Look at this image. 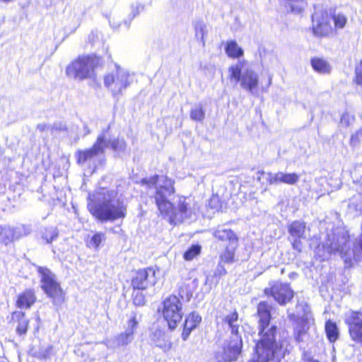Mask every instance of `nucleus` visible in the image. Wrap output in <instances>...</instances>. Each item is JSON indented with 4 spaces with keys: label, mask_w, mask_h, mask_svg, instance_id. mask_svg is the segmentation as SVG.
Masks as SVG:
<instances>
[{
    "label": "nucleus",
    "mask_w": 362,
    "mask_h": 362,
    "mask_svg": "<svg viewBox=\"0 0 362 362\" xmlns=\"http://www.w3.org/2000/svg\"><path fill=\"white\" fill-rule=\"evenodd\" d=\"M157 269L152 267L137 270L132 277L130 285L132 289L146 290L157 282Z\"/></svg>",
    "instance_id": "nucleus-13"
},
{
    "label": "nucleus",
    "mask_w": 362,
    "mask_h": 362,
    "mask_svg": "<svg viewBox=\"0 0 362 362\" xmlns=\"http://www.w3.org/2000/svg\"><path fill=\"white\" fill-rule=\"evenodd\" d=\"M225 51L228 57L238 59L243 56L244 52L235 40L227 41L225 45Z\"/></svg>",
    "instance_id": "nucleus-27"
},
{
    "label": "nucleus",
    "mask_w": 362,
    "mask_h": 362,
    "mask_svg": "<svg viewBox=\"0 0 362 362\" xmlns=\"http://www.w3.org/2000/svg\"><path fill=\"white\" fill-rule=\"evenodd\" d=\"M356 139V140H357V135H352L351 137V143L353 142L354 139Z\"/></svg>",
    "instance_id": "nucleus-42"
},
{
    "label": "nucleus",
    "mask_w": 362,
    "mask_h": 362,
    "mask_svg": "<svg viewBox=\"0 0 362 362\" xmlns=\"http://www.w3.org/2000/svg\"><path fill=\"white\" fill-rule=\"evenodd\" d=\"M229 78L240 81L241 87L247 91L252 92L259 86L257 74L251 69H246L242 74L241 66L239 64L229 67Z\"/></svg>",
    "instance_id": "nucleus-9"
},
{
    "label": "nucleus",
    "mask_w": 362,
    "mask_h": 362,
    "mask_svg": "<svg viewBox=\"0 0 362 362\" xmlns=\"http://www.w3.org/2000/svg\"><path fill=\"white\" fill-rule=\"evenodd\" d=\"M354 82L358 85L362 84V59L355 68Z\"/></svg>",
    "instance_id": "nucleus-36"
},
{
    "label": "nucleus",
    "mask_w": 362,
    "mask_h": 362,
    "mask_svg": "<svg viewBox=\"0 0 362 362\" xmlns=\"http://www.w3.org/2000/svg\"><path fill=\"white\" fill-rule=\"evenodd\" d=\"M201 252L202 246L200 245H192L183 253V259L185 261H192L198 257L201 254Z\"/></svg>",
    "instance_id": "nucleus-31"
},
{
    "label": "nucleus",
    "mask_w": 362,
    "mask_h": 362,
    "mask_svg": "<svg viewBox=\"0 0 362 362\" xmlns=\"http://www.w3.org/2000/svg\"><path fill=\"white\" fill-rule=\"evenodd\" d=\"M358 247L361 252H362V234L360 235V238L358 241Z\"/></svg>",
    "instance_id": "nucleus-40"
},
{
    "label": "nucleus",
    "mask_w": 362,
    "mask_h": 362,
    "mask_svg": "<svg viewBox=\"0 0 362 362\" xmlns=\"http://www.w3.org/2000/svg\"><path fill=\"white\" fill-rule=\"evenodd\" d=\"M306 362H319V361L317 360H315V359L313 358H308L307 359Z\"/></svg>",
    "instance_id": "nucleus-41"
},
{
    "label": "nucleus",
    "mask_w": 362,
    "mask_h": 362,
    "mask_svg": "<svg viewBox=\"0 0 362 362\" xmlns=\"http://www.w3.org/2000/svg\"><path fill=\"white\" fill-rule=\"evenodd\" d=\"M225 203L217 194H213L209 199V206L216 211H222Z\"/></svg>",
    "instance_id": "nucleus-32"
},
{
    "label": "nucleus",
    "mask_w": 362,
    "mask_h": 362,
    "mask_svg": "<svg viewBox=\"0 0 362 362\" xmlns=\"http://www.w3.org/2000/svg\"><path fill=\"white\" fill-rule=\"evenodd\" d=\"M332 21H334V30L341 29L345 27L347 23V18L345 15L342 13H335V12H332Z\"/></svg>",
    "instance_id": "nucleus-33"
},
{
    "label": "nucleus",
    "mask_w": 362,
    "mask_h": 362,
    "mask_svg": "<svg viewBox=\"0 0 362 362\" xmlns=\"http://www.w3.org/2000/svg\"><path fill=\"white\" fill-rule=\"evenodd\" d=\"M9 323L15 326L16 332L18 336L25 335L30 327V320L22 310L13 311L11 313Z\"/></svg>",
    "instance_id": "nucleus-17"
},
{
    "label": "nucleus",
    "mask_w": 362,
    "mask_h": 362,
    "mask_svg": "<svg viewBox=\"0 0 362 362\" xmlns=\"http://www.w3.org/2000/svg\"><path fill=\"white\" fill-rule=\"evenodd\" d=\"M332 11L327 9L315 11L311 16L310 30L313 35L320 38H327L336 34L332 25Z\"/></svg>",
    "instance_id": "nucleus-8"
},
{
    "label": "nucleus",
    "mask_w": 362,
    "mask_h": 362,
    "mask_svg": "<svg viewBox=\"0 0 362 362\" xmlns=\"http://www.w3.org/2000/svg\"><path fill=\"white\" fill-rule=\"evenodd\" d=\"M214 236L219 241H228L219 255V264H230L236 261L235 252L238 247L239 238L231 229H217Z\"/></svg>",
    "instance_id": "nucleus-7"
},
{
    "label": "nucleus",
    "mask_w": 362,
    "mask_h": 362,
    "mask_svg": "<svg viewBox=\"0 0 362 362\" xmlns=\"http://www.w3.org/2000/svg\"><path fill=\"white\" fill-rule=\"evenodd\" d=\"M263 293L267 297H272L281 305L290 303L294 296V292L290 284L281 281L270 283L269 286L265 288Z\"/></svg>",
    "instance_id": "nucleus-11"
},
{
    "label": "nucleus",
    "mask_w": 362,
    "mask_h": 362,
    "mask_svg": "<svg viewBox=\"0 0 362 362\" xmlns=\"http://www.w3.org/2000/svg\"><path fill=\"white\" fill-rule=\"evenodd\" d=\"M282 4L288 13L303 15L308 4L306 0H282Z\"/></svg>",
    "instance_id": "nucleus-21"
},
{
    "label": "nucleus",
    "mask_w": 362,
    "mask_h": 362,
    "mask_svg": "<svg viewBox=\"0 0 362 362\" xmlns=\"http://www.w3.org/2000/svg\"><path fill=\"white\" fill-rule=\"evenodd\" d=\"M243 341L240 335H233L223 346V351L216 354L218 362H232L238 359L242 352Z\"/></svg>",
    "instance_id": "nucleus-15"
},
{
    "label": "nucleus",
    "mask_w": 362,
    "mask_h": 362,
    "mask_svg": "<svg viewBox=\"0 0 362 362\" xmlns=\"http://www.w3.org/2000/svg\"><path fill=\"white\" fill-rule=\"evenodd\" d=\"M106 139L104 135L97 137L90 148L77 150L75 153L76 162L79 165H83L95 160L96 157L105 153Z\"/></svg>",
    "instance_id": "nucleus-12"
},
{
    "label": "nucleus",
    "mask_w": 362,
    "mask_h": 362,
    "mask_svg": "<svg viewBox=\"0 0 362 362\" xmlns=\"http://www.w3.org/2000/svg\"><path fill=\"white\" fill-rule=\"evenodd\" d=\"M137 324H138V322H137L136 316L132 317L129 320V321H128V325L129 327V331H134V329L136 327Z\"/></svg>",
    "instance_id": "nucleus-38"
},
{
    "label": "nucleus",
    "mask_w": 362,
    "mask_h": 362,
    "mask_svg": "<svg viewBox=\"0 0 362 362\" xmlns=\"http://www.w3.org/2000/svg\"><path fill=\"white\" fill-rule=\"evenodd\" d=\"M202 322V317L195 311L188 313L182 325L181 337L183 341L188 339L191 332L197 328Z\"/></svg>",
    "instance_id": "nucleus-19"
},
{
    "label": "nucleus",
    "mask_w": 362,
    "mask_h": 362,
    "mask_svg": "<svg viewBox=\"0 0 362 362\" xmlns=\"http://www.w3.org/2000/svg\"><path fill=\"white\" fill-rule=\"evenodd\" d=\"M273 306L267 300L257 303L256 315L259 338L255 341L252 358L247 362H281L284 357L283 344L276 339L278 328L269 327L272 320Z\"/></svg>",
    "instance_id": "nucleus-2"
},
{
    "label": "nucleus",
    "mask_w": 362,
    "mask_h": 362,
    "mask_svg": "<svg viewBox=\"0 0 362 362\" xmlns=\"http://www.w3.org/2000/svg\"><path fill=\"white\" fill-rule=\"evenodd\" d=\"M344 321L347 327L350 340L362 346V309L349 310L345 314Z\"/></svg>",
    "instance_id": "nucleus-10"
},
{
    "label": "nucleus",
    "mask_w": 362,
    "mask_h": 362,
    "mask_svg": "<svg viewBox=\"0 0 362 362\" xmlns=\"http://www.w3.org/2000/svg\"><path fill=\"white\" fill-rule=\"evenodd\" d=\"M239 314L236 309H233L223 318V322L230 328L233 335H240L239 334V325L237 323Z\"/></svg>",
    "instance_id": "nucleus-25"
},
{
    "label": "nucleus",
    "mask_w": 362,
    "mask_h": 362,
    "mask_svg": "<svg viewBox=\"0 0 362 362\" xmlns=\"http://www.w3.org/2000/svg\"><path fill=\"white\" fill-rule=\"evenodd\" d=\"M310 65L313 70L319 74H327L331 71L329 63L322 57H314L311 58Z\"/></svg>",
    "instance_id": "nucleus-23"
},
{
    "label": "nucleus",
    "mask_w": 362,
    "mask_h": 362,
    "mask_svg": "<svg viewBox=\"0 0 362 362\" xmlns=\"http://www.w3.org/2000/svg\"><path fill=\"white\" fill-rule=\"evenodd\" d=\"M328 253L329 255L339 253L341 257L343 259L347 267L350 268L354 264L353 259L348 255V251H343L340 245H338L335 247H332V245H329L328 247Z\"/></svg>",
    "instance_id": "nucleus-30"
},
{
    "label": "nucleus",
    "mask_w": 362,
    "mask_h": 362,
    "mask_svg": "<svg viewBox=\"0 0 362 362\" xmlns=\"http://www.w3.org/2000/svg\"><path fill=\"white\" fill-rule=\"evenodd\" d=\"M133 336H134V331H128V332L119 333L114 339L115 347H117V348L126 347L127 345H129L132 342Z\"/></svg>",
    "instance_id": "nucleus-28"
},
{
    "label": "nucleus",
    "mask_w": 362,
    "mask_h": 362,
    "mask_svg": "<svg viewBox=\"0 0 362 362\" xmlns=\"http://www.w3.org/2000/svg\"><path fill=\"white\" fill-rule=\"evenodd\" d=\"M349 235H346V241H349Z\"/></svg>",
    "instance_id": "nucleus-44"
},
{
    "label": "nucleus",
    "mask_w": 362,
    "mask_h": 362,
    "mask_svg": "<svg viewBox=\"0 0 362 362\" xmlns=\"http://www.w3.org/2000/svg\"><path fill=\"white\" fill-rule=\"evenodd\" d=\"M110 126H108V127H107V129H106V131H107H107H109V130H110Z\"/></svg>",
    "instance_id": "nucleus-46"
},
{
    "label": "nucleus",
    "mask_w": 362,
    "mask_h": 362,
    "mask_svg": "<svg viewBox=\"0 0 362 362\" xmlns=\"http://www.w3.org/2000/svg\"><path fill=\"white\" fill-rule=\"evenodd\" d=\"M106 235L103 232H95L88 240L86 241V247L98 250L103 243L105 242Z\"/></svg>",
    "instance_id": "nucleus-26"
},
{
    "label": "nucleus",
    "mask_w": 362,
    "mask_h": 362,
    "mask_svg": "<svg viewBox=\"0 0 362 362\" xmlns=\"http://www.w3.org/2000/svg\"><path fill=\"white\" fill-rule=\"evenodd\" d=\"M305 229L306 223L301 221H293L288 226V231L293 238L291 243L292 248L298 252H302L303 242L301 239L305 238Z\"/></svg>",
    "instance_id": "nucleus-16"
},
{
    "label": "nucleus",
    "mask_w": 362,
    "mask_h": 362,
    "mask_svg": "<svg viewBox=\"0 0 362 362\" xmlns=\"http://www.w3.org/2000/svg\"><path fill=\"white\" fill-rule=\"evenodd\" d=\"M223 274H226V270L225 269H223V272H222Z\"/></svg>",
    "instance_id": "nucleus-45"
},
{
    "label": "nucleus",
    "mask_w": 362,
    "mask_h": 362,
    "mask_svg": "<svg viewBox=\"0 0 362 362\" xmlns=\"http://www.w3.org/2000/svg\"><path fill=\"white\" fill-rule=\"evenodd\" d=\"M37 300L36 290L33 288H28L16 296L15 305L20 309H30Z\"/></svg>",
    "instance_id": "nucleus-18"
},
{
    "label": "nucleus",
    "mask_w": 362,
    "mask_h": 362,
    "mask_svg": "<svg viewBox=\"0 0 362 362\" xmlns=\"http://www.w3.org/2000/svg\"><path fill=\"white\" fill-rule=\"evenodd\" d=\"M13 0H0V1L4 2V3H9V2H11Z\"/></svg>",
    "instance_id": "nucleus-43"
},
{
    "label": "nucleus",
    "mask_w": 362,
    "mask_h": 362,
    "mask_svg": "<svg viewBox=\"0 0 362 362\" xmlns=\"http://www.w3.org/2000/svg\"><path fill=\"white\" fill-rule=\"evenodd\" d=\"M299 175L295 173H278L269 179V184L284 183L287 185H295L299 180Z\"/></svg>",
    "instance_id": "nucleus-22"
},
{
    "label": "nucleus",
    "mask_w": 362,
    "mask_h": 362,
    "mask_svg": "<svg viewBox=\"0 0 362 362\" xmlns=\"http://www.w3.org/2000/svg\"><path fill=\"white\" fill-rule=\"evenodd\" d=\"M144 290L132 289V299L133 303L136 306H143L146 303L145 295L142 293Z\"/></svg>",
    "instance_id": "nucleus-34"
},
{
    "label": "nucleus",
    "mask_w": 362,
    "mask_h": 362,
    "mask_svg": "<svg viewBox=\"0 0 362 362\" xmlns=\"http://www.w3.org/2000/svg\"><path fill=\"white\" fill-rule=\"evenodd\" d=\"M138 183L147 189H153L154 192L150 197L153 201L159 214L168 218V222L175 225L181 223L191 214L190 206L186 196L178 197L177 206L171 202L168 196L175 194V180L167 175H153L149 177L141 179Z\"/></svg>",
    "instance_id": "nucleus-1"
},
{
    "label": "nucleus",
    "mask_w": 362,
    "mask_h": 362,
    "mask_svg": "<svg viewBox=\"0 0 362 362\" xmlns=\"http://www.w3.org/2000/svg\"><path fill=\"white\" fill-rule=\"evenodd\" d=\"M40 276V288L55 306L59 307L66 301V292L55 274L47 267H37Z\"/></svg>",
    "instance_id": "nucleus-5"
},
{
    "label": "nucleus",
    "mask_w": 362,
    "mask_h": 362,
    "mask_svg": "<svg viewBox=\"0 0 362 362\" xmlns=\"http://www.w3.org/2000/svg\"><path fill=\"white\" fill-rule=\"evenodd\" d=\"M165 334L160 331H158L153 333V340L156 346L162 349L164 351L170 350L172 347V343L165 339Z\"/></svg>",
    "instance_id": "nucleus-29"
},
{
    "label": "nucleus",
    "mask_w": 362,
    "mask_h": 362,
    "mask_svg": "<svg viewBox=\"0 0 362 362\" xmlns=\"http://www.w3.org/2000/svg\"><path fill=\"white\" fill-rule=\"evenodd\" d=\"M190 118L195 122H202L205 117V112L203 107L199 105L190 110Z\"/></svg>",
    "instance_id": "nucleus-35"
},
{
    "label": "nucleus",
    "mask_w": 362,
    "mask_h": 362,
    "mask_svg": "<svg viewBox=\"0 0 362 362\" xmlns=\"http://www.w3.org/2000/svg\"><path fill=\"white\" fill-rule=\"evenodd\" d=\"M128 73L119 66H116L115 71L105 74L104 85L107 88L121 92L128 86Z\"/></svg>",
    "instance_id": "nucleus-14"
},
{
    "label": "nucleus",
    "mask_w": 362,
    "mask_h": 362,
    "mask_svg": "<svg viewBox=\"0 0 362 362\" xmlns=\"http://www.w3.org/2000/svg\"><path fill=\"white\" fill-rule=\"evenodd\" d=\"M110 146L114 151L124 148L125 141L123 139H115L110 141Z\"/></svg>",
    "instance_id": "nucleus-37"
},
{
    "label": "nucleus",
    "mask_w": 362,
    "mask_h": 362,
    "mask_svg": "<svg viewBox=\"0 0 362 362\" xmlns=\"http://www.w3.org/2000/svg\"><path fill=\"white\" fill-rule=\"evenodd\" d=\"M103 66V57L95 53L78 55L66 68L70 78L83 81L95 76V69Z\"/></svg>",
    "instance_id": "nucleus-4"
},
{
    "label": "nucleus",
    "mask_w": 362,
    "mask_h": 362,
    "mask_svg": "<svg viewBox=\"0 0 362 362\" xmlns=\"http://www.w3.org/2000/svg\"><path fill=\"white\" fill-rule=\"evenodd\" d=\"M325 331L327 340L334 343L339 338V330L335 322L327 320L325 324Z\"/></svg>",
    "instance_id": "nucleus-24"
},
{
    "label": "nucleus",
    "mask_w": 362,
    "mask_h": 362,
    "mask_svg": "<svg viewBox=\"0 0 362 362\" xmlns=\"http://www.w3.org/2000/svg\"><path fill=\"white\" fill-rule=\"evenodd\" d=\"M161 305V315L169 329L174 330L183 317L181 298L175 294H171L163 300Z\"/></svg>",
    "instance_id": "nucleus-6"
},
{
    "label": "nucleus",
    "mask_w": 362,
    "mask_h": 362,
    "mask_svg": "<svg viewBox=\"0 0 362 362\" xmlns=\"http://www.w3.org/2000/svg\"><path fill=\"white\" fill-rule=\"evenodd\" d=\"M25 234L20 228L9 226H0V244L8 245L21 238Z\"/></svg>",
    "instance_id": "nucleus-20"
},
{
    "label": "nucleus",
    "mask_w": 362,
    "mask_h": 362,
    "mask_svg": "<svg viewBox=\"0 0 362 362\" xmlns=\"http://www.w3.org/2000/svg\"><path fill=\"white\" fill-rule=\"evenodd\" d=\"M117 195V191H107L104 194L103 201L101 203L88 204L90 213L100 222L124 219L127 214V205Z\"/></svg>",
    "instance_id": "nucleus-3"
},
{
    "label": "nucleus",
    "mask_w": 362,
    "mask_h": 362,
    "mask_svg": "<svg viewBox=\"0 0 362 362\" xmlns=\"http://www.w3.org/2000/svg\"><path fill=\"white\" fill-rule=\"evenodd\" d=\"M306 333V330H300L298 331V333L295 335V339L298 342H300L303 341L302 335Z\"/></svg>",
    "instance_id": "nucleus-39"
}]
</instances>
